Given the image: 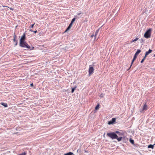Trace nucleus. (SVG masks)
Instances as JSON below:
<instances>
[{"instance_id": "nucleus-1", "label": "nucleus", "mask_w": 155, "mask_h": 155, "mask_svg": "<svg viewBox=\"0 0 155 155\" xmlns=\"http://www.w3.org/2000/svg\"><path fill=\"white\" fill-rule=\"evenodd\" d=\"M25 34L24 33L23 34L20 40V46L23 48H26L31 50L34 49V47H31L25 41Z\"/></svg>"}, {"instance_id": "nucleus-2", "label": "nucleus", "mask_w": 155, "mask_h": 155, "mask_svg": "<svg viewBox=\"0 0 155 155\" xmlns=\"http://www.w3.org/2000/svg\"><path fill=\"white\" fill-rule=\"evenodd\" d=\"M107 136L113 139L117 138L118 137L117 135L114 132L107 133Z\"/></svg>"}, {"instance_id": "nucleus-3", "label": "nucleus", "mask_w": 155, "mask_h": 155, "mask_svg": "<svg viewBox=\"0 0 155 155\" xmlns=\"http://www.w3.org/2000/svg\"><path fill=\"white\" fill-rule=\"evenodd\" d=\"M151 31L152 29L151 28H149L147 30L144 35V37L147 38H150Z\"/></svg>"}, {"instance_id": "nucleus-4", "label": "nucleus", "mask_w": 155, "mask_h": 155, "mask_svg": "<svg viewBox=\"0 0 155 155\" xmlns=\"http://www.w3.org/2000/svg\"><path fill=\"white\" fill-rule=\"evenodd\" d=\"M94 70V68L92 67H91V66H90L88 71L89 74V75H90L93 73Z\"/></svg>"}, {"instance_id": "nucleus-5", "label": "nucleus", "mask_w": 155, "mask_h": 155, "mask_svg": "<svg viewBox=\"0 0 155 155\" xmlns=\"http://www.w3.org/2000/svg\"><path fill=\"white\" fill-rule=\"evenodd\" d=\"M14 39H13V41L15 43V46H16L18 44V42L17 40H16V36L15 35H14L13 36Z\"/></svg>"}, {"instance_id": "nucleus-6", "label": "nucleus", "mask_w": 155, "mask_h": 155, "mask_svg": "<svg viewBox=\"0 0 155 155\" xmlns=\"http://www.w3.org/2000/svg\"><path fill=\"white\" fill-rule=\"evenodd\" d=\"M137 55H136V54H134V58L132 60V61L131 62V65L130 66V68H131L133 62H134V61L135 60V59H136L137 57Z\"/></svg>"}, {"instance_id": "nucleus-7", "label": "nucleus", "mask_w": 155, "mask_h": 155, "mask_svg": "<svg viewBox=\"0 0 155 155\" xmlns=\"http://www.w3.org/2000/svg\"><path fill=\"white\" fill-rule=\"evenodd\" d=\"M72 25L73 23H71L64 32H66L68 30H69L71 28V27L72 26Z\"/></svg>"}, {"instance_id": "nucleus-8", "label": "nucleus", "mask_w": 155, "mask_h": 155, "mask_svg": "<svg viewBox=\"0 0 155 155\" xmlns=\"http://www.w3.org/2000/svg\"><path fill=\"white\" fill-rule=\"evenodd\" d=\"M147 110V106L146 104H145L143 107V110Z\"/></svg>"}, {"instance_id": "nucleus-9", "label": "nucleus", "mask_w": 155, "mask_h": 155, "mask_svg": "<svg viewBox=\"0 0 155 155\" xmlns=\"http://www.w3.org/2000/svg\"><path fill=\"white\" fill-rule=\"evenodd\" d=\"M152 50L150 49L148 51H147L146 52V55H148L150 53H151L152 52Z\"/></svg>"}, {"instance_id": "nucleus-10", "label": "nucleus", "mask_w": 155, "mask_h": 155, "mask_svg": "<svg viewBox=\"0 0 155 155\" xmlns=\"http://www.w3.org/2000/svg\"><path fill=\"white\" fill-rule=\"evenodd\" d=\"M1 104L2 105L4 106L5 107H8V105L7 103L2 102Z\"/></svg>"}, {"instance_id": "nucleus-11", "label": "nucleus", "mask_w": 155, "mask_h": 155, "mask_svg": "<svg viewBox=\"0 0 155 155\" xmlns=\"http://www.w3.org/2000/svg\"><path fill=\"white\" fill-rule=\"evenodd\" d=\"M98 32H99V29H97L96 31L95 32V35H94V37H95V38H94V40H95L96 39V36L97 34L98 33Z\"/></svg>"}, {"instance_id": "nucleus-12", "label": "nucleus", "mask_w": 155, "mask_h": 155, "mask_svg": "<svg viewBox=\"0 0 155 155\" xmlns=\"http://www.w3.org/2000/svg\"><path fill=\"white\" fill-rule=\"evenodd\" d=\"M141 52V50L140 49H138L137 50V52L135 53V54L136 55H137L139 53H140Z\"/></svg>"}, {"instance_id": "nucleus-13", "label": "nucleus", "mask_w": 155, "mask_h": 155, "mask_svg": "<svg viewBox=\"0 0 155 155\" xmlns=\"http://www.w3.org/2000/svg\"><path fill=\"white\" fill-rule=\"evenodd\" d=\"M154 145H155V144H154L153 145H151V144L149 145L148 146V148H151L152 149H153V148Z\"/></svg>"}, {"instance_id": "nucleus-14", "label": "nucleus", "mask_w": 155, "mask_h": 155, "mask_svg": "<svg viewBox=\"0 0 155 155\" xmlns=\"http://www.w3.org/2000/svg\"><path fill=\"white\" fill-rule=\"evenodd\" d=\"M115 133H117V134H118L120 136H122V135H123V133H120L118 131H116Z\"/></svg>"}, {"instance_id": "nucleus-15", "label": "nucleus", "mask_w": 155, "mask_h": 155, "mask_svg": "<svg viewBox=\"0 0 155 155\" xmlns=\"http://www.w3.org/2000/svg\"><path fill=\"white\" fill-rule=\"evenodd\" d=\"M122 137H117V138H116V139L118 141H120L122 139Z\"/></svg>"}, {"instance_id": "nucleus-16", "label": "nucleus", "mask_w": 155, "mask_h": 155, "mask_svg": "<svg viewBox=\"0 0 155 155\" xmlns=\"http://www.w3.org/2000/svg\"><path fill=\"white\" fill-rule=\"evenodd\" d=\"M64 155H75L73 154V153L69 152V153L65 154Z\"/></svg>"}, {"instance_id": "nucleus-17", "label": "nucleus", "mask_w": 155, "mask_h": 155, "mask_svg": "<svg viewBox=\"0 0 155 155\" xmlns=\"http://www.w3.org/2000/svg\"><path fill=\"white\" fill-rule=\"evenodd\" d=\"M130 141L131 143L133 144H134V141L131 138H130Z\"/></svg>"}, {"instance_id": "nucleus-18", "label": "nucleus", "mask_w": 155, "mask_h": 155, "mask_svg": "<svg viewBox=\"0 0 155 155\" xmlns=\"http://www.w3.org/2000/svg\"><path fill=\"white\" fill-rule=\"evenodd\" d=\"M139 39V38H136L135 39L132 40L131 41V43H132L134 41H137V40H138Z\"/></svg>"}, {"instance_id": "nucleus-19", "label": "nucleus", "mask_w": 155, "mask_h": 155, "mask_svg": "<svg viewBox=\"0 0 155 155\" xmlns=\"http://www.w3.org/2000/svg\"><path fill=\"white\" fill-rule=\"evenodd\" d=\"M99 104H98L96 106V107H95V109L96 110H97V109H98L99 108Z\"/></svg>"}, {"instance_id": "nucleus-20", "label": "nucleus", "mask_w": 155, "mask_h": 155, "mask_svg": "<svg viewBox=\"0 0 155 155\" xmlns=\"http://www.w3.org/2000/svg\"><path fill=\"white\" fill-rule=\"evenodd\" d=\"M116 121V119L114 118H113L112 119L111 121L113 123V124L115 121Z\"/></svg>"}, {"instance_id": "nucleus-21", "label": "nucleus", "mask_w": 155, "mask_h": 155, "mask_svg": "<svg viewBox=\"0 0 155 155\" xmlns=\"http://www.w3.org/2000/svg\"><path fill=\"white\" fill-rule=\"evenodd\" d=\"M76 87H73V88L72 89V90H71V92L72 93H73L74 91L75 90V89H76Z\"/></svg>"}, {"instance_id": "nucleus-22", "label": "nucleus", "mask_w": 155, "mask_h": 155, "mask_svg": "<svg viewBox=\"0 0 155 155\" xmlns=\"http://www.w3.org/2000/svg\"><path fill=\"white\" fill-rule=\"evenodd\" d=\"M76 18H73L71 20V23H73L74 21Z\"/></svg>"}, {"instance_id": "nucleus-23", "label": "nucleus", "mask_w": 155, "mask_h": 155, "mask_svg": "<svg viewBox=\"0 0 155 155\" xmlns=\"http://www.w3.org/2000/svg\"><path fill=\"white\" fill-rule=\"evenodd\" d=\"M108 124L109 125H110L113 124V123L111 121H108Z\"/></svg>"}, {"instance_id": "nucleus-24", "label": "nucleus", "mask_w": 155, "mask_h": 155, "mask_svg": "<svg viewBox=\"0 0 155 155\" xmlns=\"http://www.w3.org/2000/svg\"><path fill=\"white\" fill-rule=\"evenodd\" d=\"M35 24V23H34L32 25H31L29 27L30 28H33L34 27V25Z\"/></svg>"}, {"instance_id": "nucleus-25", "label": "nucleus", "mask_w": 155, "mask_h": 155, "mask_svg": "<svg viewBox=\"0 0 155 155\" xmlns=\"http://www.w3.org/2000/svg\"><path fill=\"white\" fill-rule=\"evenodd\" d=\"M26 153L25 152H24L23 153H21L20 154H19L18 155H26Z\"/></svg>"}, {"instance_id": "nucleus-26", "label": "nucleus", "mask_w": 155, "mask_h": 155, "mask_svg": "<svg viewBox=\"0 0 155 155\" xmlns=\"http://www.w3.org/2000/svg\"><path fill=\"white\" fill-rule=\"evenodd\" d=\"M145 60V59H144L143 58L142 59V60H141V63H142L144 61V60Z\"/></svg>"}, {"instance_id": "nucleus-27", "label": "nucleus", "mask_w": 155, "mask_h": 155, "mask_svg": "<svg viewBox=\"0 0 155 155\" xmlns=\"http://www.w3.org/2000/svg\"><path fill=\"white\" fill-rule=\"evenodd\" d=\"M147 55H146V54H145V56H144V57L143 58L144 59H145L147 57Z\"/></svg>"}, {"instance_id": "nucleus-28", "label": "nucleus", "mask_w": 155, "mask_h": 155, "mask_svg": "<svg viewBox=\"0 0 155 155\" xmlns=\"http://www.w3.org/2000/svg\"><path fill=\"white\" fill-rule=\"evenodd\" d=\"M94 36V35H93H93H91V38H93V37Z\"/></svg>"}, {"instance_id": "nucleus-29", "label": "nucleus", "mask_w": 155, "mask_h": 155, "mask_svg": "<svg viewBox=\"0 0 155 155\" xmlns=\"http://www.w3.org/2000/svg\"><path fill=\"white\" fill-rule=\"evenodd\" d=\"M10 8V9L11 10L13 11V10H14L13 8Z\"/></svg>"}, {"instance_id": "nucleus-30", "label": "nucleus", "mask_w": 155, "mask_h": 155, "mask_svg": "<svg viewBox=\"0 0 155 155\" xmlns=\"http://www.w3.org/2000/svg\"><path fill=\"white\" fill-rule=\"evenodd\" d=\"M84 152L86 153H88V152L86 150H85L84 151Z\"/></svg>"}, {"instance_id": "nucleus-31", "label": "nucleus", "mask_w": 155, "mask_h": 155, "mask_svg": "<svg viewBox=\"0 0 155 155\" xmlns=\"http://www.w3.org/2000/svg\"><path fill=\"white\" fill-rule=\"evenodd\" d=\"M30 85L31 86H33V84L32 83H31V84H30Z\"/></svg>"}, {"instance_id": "nucleus-32", "label": "nucleus", "mask_w": 155, "mask_h": 155, "mask_svg": "<svg viewBox=\"0 0 155 155\" xmlns=\"http://www.w3.org/2000/svg\"><path fill=\"white\" fill-rule=\"evenodd\" d=\"M34 33H36L37 32V30H36V31H34Z\"/></svg>"}, {"instance_id": "nucleus-33", "label": "nucleus", "mask_w": 155, "mask_h": 155, "mask_svg": "<svg viewBox=\"0 0 155 155\" xmlns=\"http://www.w3.org/2000/svg\"><path fill=\"white\" fill-rule=\"evenodd\" d=\"M29 31H31V32L33 31V30H32L31 29H30Z\"/></svg>"}, {"instance_id": "nucleus-34", "label": "nucleus", "mask_w": 155, "mask_h": 155, "mask_svg": "<svg viewBox=\"0 0 155 155\" xmlns=\"http://www.w3.org/2000/svg\"><path fill=\"white\" fill-rule=\"evenodd\" d=\"M80 14H81V13H78V15H80Z\"/></svg>"}, {"instance_id": "nucleus-35", "label": "nucleus", "mask_w": 155, "mask_h": 155, "mask_svg": "<svg viewBox=\"0 0 155 155\" xmlns=\"http://www.w3.org/2000/svg\"><path fill=\"white\" fill-rule=\"evenodd\" d=\"M130 68V67L129 68V69H128L127 70H129L130 68Z\"/></svg>"}, {"instance_id": "nucleus-36", "label": "nucleus", "mask_w": 155, "mask_h": 155, "mask_svg": "<svg viewBox=\"0 0 155 155\" xmlns=\"http://www.w3.org/2000/svg\"><path fill=\"white\" fill-rule=\"evenodd\" d=\"M130 68V67L129 68V69H128L127 70H129L130 68Z\"/></svg>"}, {"instance_id": "nucleus-37", "label": "nucleus", "mask_w": 155, "mask_h": 155, "mask_svg": "<svg viewBox=\"0 0 155 155\" xmlns=\"http://www.w3.org/2000/svg\"><path fill=\"white\" fill-rule=\"evenodd\" d=\"M154 56L155 57V54L154 55Z\"/></svg>"}]
</instances>
